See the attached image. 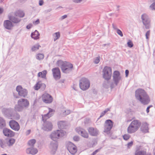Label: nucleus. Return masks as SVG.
Instances as JSON below:
<instances>
[{"label": "nucleus", "mask_w": 155, "mask_h": 155, "mask_svg": "<svg viewBox=\"0 0 155 155\" xmlns=\"http://www.w3.org/2000/svg\"><path fill=\"white\" fill-rule=\"evenodd\" d=\"M135 97L144 105L148 104L150 102L149 98L145 91L142 89H138L135 91Z\"/></svg>", "instance_id": "f257e3e1"}, {"label": "nucleus", "mask_w": 155, "mask_h": 155, "mask_svg": "<svg viewBox=\"0 0 155 155\" xmlns=\"http://www.w3.org/2000/svg\"><path fill=\"white\" fill-rule=\"evenodd\" d=\"M57 64L60 66L63 73H68L71 72L73 67V65L69 62L66 61H63L61 60H58Z\"/></svg>", "instance_id": "f03ea898"}, {"label": "nucleus", "mask_w": 155, "mask_h": 155, "mask_svg": "<svg viewBox=\"0 0 155 155\" xmlns=\"http://www.w3.org/2000/svg\"><path fill=\"white\" fill-rule=\"evenodd\" d=\"M29 104V102L27 99H21L18 100V104L15 105V111H21L24 109L27 108Z\"/></svg>", "instance_id": "7ed1b4c3"}, {"label": "nucleus", "mask_w": 155, "mask_h": 155, "mask_svg": "<svg viewBox=\"0 0 155 155\" xmlns=\"http://www.w3.org/2000/svg\"><path fill=\"white\" fill-rule=\"evenodd\" d=\"M141 123L138 120L133 121L127 128V132L129 134L134 133L140 127Z\"/></svg>", "instance_id": "20e7f679"}, {"label": "nucleus", "mask_w": 155, "mask_h": 155, "mask_svg": "<svg viewBox=\"0 0 155 155\" xmlns=\"http://www.w3.org/2000/svg\"><path fill=\"white\" fill-rule=\"evenodd\" d=\"M113 82L110 84V87L111 89L117 86L120 81L122 80V78L120 75V72L118 71H115L113 75Z\"/></svg>", "instance_id": "39448f33"}, {"label": "nucleus", "mask_w": 155, "mask_h": 155, "mask_svg": "<svg viewBox=\"0 0 155 155\" xmlns=\"http://www.w3.org/2000/svg\"><path fill=\"white\" fill-rule=\"evenodd\" d=\"M66 132L62 130H57L50 135V137L52 140L58 141V140L63 137L66 134Z\"/></svg>", "instance_id": "423d86ee"}, {"label": "nucleus", "mask_w": 155, "mask_h": 155, "mask_svg": "<svg viewBox=\"0 0 155 155\" xmlns=\"http://www.w3.org/2000/svg\"><path fill=\"white\" fill-rule=\"evenodd\" d=\"M112 74L111 68L108 66L104 67L103 70V77L105 80H110Z\"/></svg>", "instance_id": "0eeeda50"}, {"label": "nucleus", "mask_w": 155, "mask_h": 155, "mask_svg": "<svg viewBox=\"0 0 155 155\" xmlns=\"http://www.w3.org/2000/svg\"><path fill=\"white\" fill-rule=\"evenodd\" d=\"M79 86L81 89L84 91L88 89L90 86L89 80L85 78H82L80 81Z\"/></svg>", "instance_id": "6e6552de"}, {"label": "nucleus", "mask_w": 155, "mask_h": 155, "mask_svg": "<svg viewBox=\"0 0 155 155\" xmlns=\"http://www.w3.org/2000/svg\"><path fill=\"white\" fill-rule=\"evenodd\" d=\"M141 19L145 28L148 29L150 27V20L148 16L146 13L142 14L141 16Z\"/></svg>", "instance_id": "1a4fd4ad"}, {"label": "nucleus", "mask_w": 155, "mask_h": 155, "mask_svg": "<svg viewBox=\"0 0 155 155\" xmlns=\"http://www.w3.org/2000/svg\"><path fill=\"white\" fill-rule=\"evenodd\" d=\"M141 19L145 28L148 29L150 27V20L148 16L146 13L142 14L141 16Z\"/></svg>", "instance_id": "9d476101"}, {"label": "nucleus", "mask_w": 155, "mask_h": 155, "mask_svg": "<svg viewBox=\"0 0 155 155\" xmlns=\"http://www.w3.org/2000/svg\"><path fill=\"white\" fill-rule=\"evenodd\" d=\"M58 141L52 140L49 146V148L51 154H55L58 148Z\"/></svg>", "instance_id": "9b49d317"}, {"label": "nucleus", "mask_w": 155, "mask_h": 155, "mask_svg": "<svg viewBox=\"0 0 155 155\" xmlns=\"http://www.w3.org/2000/svg\"><path fill=\"white\" fill-rule=\"evenodd\" d=\"M13 110L11 108H2V112L4 115L5 117H10L13 116Z\"/></svg>", "instance_id": "f8f14e48"}, {"label": "nucleus", "mask_w": 155, "mask_h": 155, "mask_svg": "<svg viewBox=\"0 0 155 155\" xmlns=\"http://www.w3.org/2000/svg\"><path fill=\"white\" fill-rule=\"evenodd\" d=\"M16 90L18 95L24 97H25L28 94V91L25 89L23 88L21 86H18L16 87Z\"/></svg>", "instance_id": "ddd939ff"}, {"label": "nucleus", "mask_w": 155, "mask_h": 155, "mask_svg": "<svg viewBox=\"0 0 155 155\" xmlns=\"http://www.w3.org/2000/svg\"><path fill=\"white\" fill-rule=\"evenodd\" d=\"M44 122L42 127L43 130L47 131L52 130L53 125L51 122L49 121H45Z\"/></svg>", "instance_id": "4468645a"}, {"label": "nucleus", "mask_w": 155, "mask_h": 155, "mask_svg": "<svg viewBox=\"0 0 155 155\" xmlns=\"http://www.w3.org/2000/svg\"><path fill=\"white\" fill-rule=\"evenodd\" d=\"M113 126V122L111 120H108L106 121L104 127V132H109L112 128Z\"/></svg>", "instance_id": "2eb2a0df"}, {"label": "nucleus", "mask_w": 155, "mask_h": 155, "mask_svg": "<svg viewBox=\"0 0 155 155\" xmlns=\"http://www.w3.org/2000/svg\"><path fill=\"white\" fill-rule=\"evenodd\" d=\"M53 76L56 80L59 79L61 77V72L59 69L58 68H53L52 70Z\"/></svg>", "instance_id": "dca6fc26"}, {"label": "nucleus", "mask_w": 155, "mask_h": 155, "mask_svg": "<svg viewBox=\"0 0 155 155\" xmlns=\"http://www.w3.org/2000/svg\"><path fill=\"white\" fill-rule=\"evenodd\" d=\"M10 127L15 131H18L20 128V126L18 123L14 120H10L9 123Z\"/></svg>", "instance_id": "f3484780"}, {"label": "nucleus", "mask_w": 155, "mask_h": 155, "mask_svg": "<svg viewBox=\"0 0 155 155\" xmlns=\"http://www.w3.org/2000/svg\"><path fill=\"white\" fill-rule=\"evenodd\" d=\"M49 112L46 114L42 115V120L43 122L46 121V120L52 116L54 113V110L50 108H49Z\"/></svg>", "instance_id": "a211bd4d"}, {"label": "nucleus", "mask_w": 155, "mask_h": 155, "mask_svg": "<svg viewBox=\"0 0 155 155\" xmlns=\"http://www.w3.org/2000/svg\"><path fill=\"white\" fill-rule=\"evenodd\" d=\"M42 100L43 102L46 103H50L52 101L53 98L50 94L45 93L42 96Z\"/></svg>", "instance_id": "6ab92c4d"}, {"label": "nucleus", "mask_w": 155, "mask_h": 155, "mask_svg": "<svg viewBox=\"0 0 155 155\" xmlns=\"http://www.w3.org/2000/svg\"><path fill=\"white\" fill-rule=\"evenodd\" d=\"M68 149L70 153L73 155L75 154L77 151L76 146L71 142L68 143Z\"/></svg>", "instance_id": "aec40b11"}, {"label": "nucleus", "mask_w": 155, "mask_h": 155, "mask_svg": "<svg viewBox=\"0 0 155 155\" xmlns=\"http://www.w3.org/2000/svg\"><path fill=\"white\" fill-rule=\"evenodd\" d=\"M3 26L7 29L11 30L14 26V25L10 20H6L4 21Z\"/></svg>", "instance_id": "412c9836"}, {"label": "nucleus", "mask_w": 155, "mask_h": 155, "mask_svg": "<svg viewBox=\"0 0 155 155\" xmlns=\"http://www.w3.org/2000/svg\"><path fill=\"white\" fill-rule=\"evenodd\" d=\"M3 133L5 136L10 137H13L15 134L12 130L6 128L3 129Z\"/></svg>", "instance_id": "4be33fe9"}, {"label": "nucleus", "mask_w": 155, "mask_h": 155, "mask_svg": "<svg viewBox=\"0 0 155 155\" xmlns=\"http://www.w3.org/2000/svg\"><path fill=\"white\" fill-rule=\"evenodd\" d=\"M87 130L89 134L91 136H95L98 134V131L96 128L90 127L88 128Z\"/></svg>", "instance_id": "5701e85b"}, {"label": "nucleus", "mask_w": 155, "mask_h": 155, "mask_svg": "<svg viewBox=\"0 0 155 155\" xmlns=\"http://www.w3.org/2000/svg\"><path fill=\"white\" fill-rule=\"evenodd\" d=\"M76 131L82 137L85 138H88V134L85 130L78 128H76Z\"/></svg>", "instance_id": "b1692460"}, {"label": "nucleus", "mask_w": 155, "mask_h": 155, "mask_svg": "<svg viewBox=\"0 0 155 155\" xmlns=\"http://www.w3.org/2000/svg\"><path fill=\"white\" fill-rule=\"evenodd\" d=\"M26 152L28 154L35 155L37 153L38 150L36 148H34L33 147H30L26 149Z\"/></svg>", "instance_id": "393cba45"}, {"label": "nucleus", "mask_w": 155, "mask_h": 155, "mask_svg": "<svg viewBox=\"0 0 155 155\" xmlns=\"http://www.w3.org/2000/svg\"><path fill=\"white\" fill-rule=\"evenodd\" d=\"M45 85L44 83H42L41 81L38 82L35 86V90H38L41 88L42 90L45 89Z\"/></svg>", "instance_id": "a878e982"}, {"label": "nucleus", "mask_w": 155, "mask_h": 155, "mask_svg": "<svg viewBox=\"0 0 155 155\" xmlns=\"http://www.w3.org/2000/svg\"><path fill=\"white\" fill-rule=\"evenodd\" d=\"M9 19L10 21H11L12 22L14 23H18L21 20V19L17 17V16H9Z\"/></svg>", "instance_id": "bb28decb"}, {"label": "nucleus", "mask_w": 155, "mask_h": 155, "mask_svg": "<svg viewBox=\"0 0 155 155\" xmlns=\"http://www.w3.org/2000/svg\"><path fill=\"white\" fill-rule=\"evenodd\" d=\"M141 130L143 133L148 132V124L146 123L142 124L140 128Z\"/></svg>", "instance_id": "cd10ccee"}, {"label": "nucleus", "mask_w": 155, "mask_h": 155, "mask_svg": "<svg viewBox=\"0 0 155 155\" xmlns=\"http://www.w3.org/2000/svg\"><path fill=\"white\" fill-rule=\"evenodd\" d=\"M40 34L36 30L34 32L31 34V37L35 40H37L39 38Z\"/></svg>", "instance_id": "c85d7f7f"}, {"label": "nucleus", "mask_w": 155, "mask_h": 155, "mask_svg": "<svg viewBox=\"0 0 155 155\" xmlns=\"http://www.w3.org/2000/svg\"><path fill=\"white\" fill-rule=\"evenodd\" d=\"M6 126L5 120L2 117H0V129H2Z\"/></svg>", "instance_id": "c756f323"}, {"label": "nucleus", "mask_w": 155, "mask_h": 155, "mask_svg": "<svg viewBox=\"0 0 155 155\" xmlns=\"http://www.w3.org/2000/svg\"><path fill=\"white\" fill-rule=\"evenodd\" d=\"M58 125L60 129H64L65 127L66 123L64 121H60L58 122Z\"/></svg>", "instance_id": "7c9ffc66"}, {"label": "nucleus", "mask_w": 155, "mask_h": 155, "mask_svg": "<svg viewBox=\"0 0 155 155\" xmlns=\"http://www.w3.org/2000/svg\"><path fill=\"white\" fill-rule=\"evenodd\" d=\"M135 155H150V153H147L144 150L136 151Z\"/></svg>", "instance_id": "2f4dec72"}, {"label": "nucleus", "mask_w": 155, "mask_h": 155, "mask_svg": "<svg viewBox=\"0 0 155 155\" xmlns=\"http://www.w3.org/2000/svg\"><path fill=\"white\" fill-rule=\"evenodd\" d=\"M110 84L109 80H106L104 81L103 84V86L106 88H109L110 86Z\"/></svg>", "instance_id": "473e14b6"}, {"label": "nucleus", "mask_w": 155, "mask_h": 155, "mask_svg": "<svg viewBox=\"0 0 155 155\" xmlns=\"http://www.w3.org/2000/svg\"><path fill=\"white\" fill-rule=\"evenodd\" d=\"M47 73L46 70H44L42 72H39L38 74V77H41L42 78H44L46 77V75Z\"/></svg>", "instance_id": "72a5a7b5"}, {"label": "nucleus", "mask_w": 155, "mask_h": 155, "mask_svg": "<svg viewBox=\"0 0 155 155\" xmlns=\"http://www.w3.org/2000/svg\"><path fill=\"white\" fill-rule=\"evenodd\" d=\"M47 73L46 70H44L42 72H39L38 74V77H41L42 78H44L46 77V75Z\"/></svg>", "instance_id": "f704fd0d"}, {"label": "nucleus", "mask_w": 155, "mask_h": 155, "mask_svg": "<svg viewBox=\"0 0 155 155\" xmlns=\"http://www.w3.org/2000/svg\"><path fill=\"white\" fill-rule=\"evenodd\" d=\"M53 37L54 41H55L60 38V34L59 32H56L53 34Z\"/></svg>", "instance_id": "c9c22d12"}, {"label": "nucleus", "mask_w": 155, "mask_h": 155, "mask_svg": "<svg viewBox=\"0 0 155 155\" xmlns=\"http://www.w3.org/2000/svg\"><path fill=\"white\" fill-rule=\"evenodd\" d=\"M36 142V140L35 139H33L30 140L28 142V144L30 147H33L34 145Z\"/></svg>", "instance_id": "e433bc0d"}, {"label": "nucleus", "mask_w": 155, "mask_h": 155, "mask_svg": "<svg viewBox=\"0 0 155 155\" xmlns=\"http://www.w3.org/2000/svg\"><path fill=\"white\" fill-rule=\"evenodd\" d=\"M15 142V139L12 138H11L9 140L7 143V144L9 146H12L14 143Z\"/></svg>", "instance_id": "4c0bfd02"}, {"label": "nucleus", "mask_w": 155, "mask_h": 155, "mask_svg": "<svg viewBox=\"0 0 155 155\" xmlns=\"http://www.w3.org/2000/svg\"><path fill=\"white\" fill-rule=\"evenodd\" d=\"M41 47V46L39 45L38 44H36L34 45L31 48V50L32 51H35L38 50L40 47Z\"/></svg>", "instance_id": "58836bf2"}, {"label": "nucleus", "mask_w": 155, "mask_h": 155, "mask_svg": "<svg viewBox=\"0 0 155 155\" xmlns=\"http://www.w3.org/2000/svg\"><path fill=\"white\" fill-rule=\"evenodd\" d=\"M44 55L42 54H38L36 56V58L38 60L43 59L44 58Z\"/></svg>", "instance_id": "ea45409f"}, {"label": "nucleus", "mask_w": 155, "mask_h": 155, "mask_svg": "<svg viewBox=\"0 0 155 155\" xmlns=\"http://www.w3.org/2000/svg\"><path fill=\"white\" fill-rule=\"evenodd\" d=\"M130 137V136L128 134H126L123 136V138L124 140H127Z\"/></svg>", "instance_id": "a19ab883"}, {"label": "nucleus", "mask_w": 155, "mask_h": 155, "mask_svg": "<svg viewBox=\"0 0 155 155\" xmlns=\"http://www.w3.org/2000/svg\"><path fill=\"white\" fill-rule=\"evenodd\" d=\"M149 8L151 10H155V2H153L150 5Z\"/></svg>", "instance_id": "79ce46f5"}, {"label": "nucleus", "mask_w": 155, "mask_h": 155, "mask_svg": "<svg viewBox=\"0 0 155 155\" xmlns=\"http://www.w3.org/2000/svg\"><path fill=\"white\" fill-rule=\"evenodd\" d=\"M128 46L130 48H131L133 46V44L132 43L131 41L130 40H129L127 43Z\"/></svg>", "instance_id": "37998d69"}, {"label": "nucleus", "mask_w": 155, "mask_h": 155, "mask_svg": "<svg viewBox=\"0 0 155 155\" xmlns=\"http://www.w3.org/2000/svg\"><path fill=\"white\" fill-rule=\"evenodd\" d=\"M18 15L20 17H23L24 16L25 14L23 11H19L18 12Z\"/></svg>", "instance_id": "c03bdc74"}, {"label": "nucleus", "mask_w": 155, "mask_h": 155, "mask_svg": "<svg viewBox=\"0 0 155 155\" xmlns=\"http://www.w3.org/2000/svg\"><path fill=\"white\" fill-rule=\"evenodd\" d=\"M133 141H131L129 142L127 144V146L128 148H130L133 145Z\"/></svg>", "instance_id": "a18cd8bd"}, {"label": "nucleus", "mask_w": 155, "mask_h": 155, "mask_svg": "<svg viewBox=\"0 0 155 155\" xmlns=\"http://www.w3.org/2000/svg\"><path fill=\"white\" fill-rule=\"evenodd\" d=\"M117 32L118 35H120V36H123V34L122 32L119 29H118L117 30Z\"/></svg>", "instance_id": "49530a36"}, {"label": "nucleus", "mask_w": 155, "mask_h": 155, "mask_svg": "<svg viewBox=\"0 0 155 155\" xmlns=\"http://www.w3.org/2000/svg\"><path fill=\"white\" fill-rule=\"evenodd\" d=\"M150 30L147 31L146 34V37L147 39H148L149 38V37L150 36Z\"/></svg>", "instance_id": "de8ad7c7"}, {"label": "nucleus", "mask_w": 155, "mask_h": 155, "mask_svg": "<svg viewBox=\"0 0 155 155\" xmlns=\"http://www.w3.org/2000/svg\"><path fill=\"white\" fill-rule=\"evenodd\" d=\"M100 149H98L96 150L91 154V155H95L100 150Z\"/></svg>", "instance_id": "09e8293b"}, {"label": "nucleus", "mask_w": 155, "mask_h": 155, "mask_svg": "<svg viewBox=\"0 0 155 155\" xmlns=\"http://www.w3.org/2000/svg\"><path fill=\"white\" fill-rule=\"evenodd\" d=\"M73 139L74 141H77L79 140V138L78 136H75L73 137Z\"/></svg>", "instance_id": "8fccbe9b"}, {"label": "nucleus", "mask_w": 155, "mask_h": 155, "mask_svg": "<svg viewBox=\"0 0 155 155\" xmlns=\"http://www.w3.org/2000/svg\"><path fill=\"white\" fill-rule=\"evenodd\" d=\"M112 26L114 30H116L117 31V30L118 29L117 27V26L116 25L114 24H112Z\"/></svg>", "instance_id": "3c124183"}, {"label": "nucleus", "mask_w": 155, "mask_h": 155, "mask_svg": "<svg viewBox=\"0 0 155 155\" xmlns=\"http://www.w3.org/2000/svg\"><path fill=\"white\" fill-rule=\"evenodd\" d=\"M39 23L40 21L38 19L37 20L33 22V24L35 25H37L39 24Z\"/></svg>", "instance_id": "603ef678"}, {"label": "nucleus", "mask_w": 155, "mask_h": 155, "mask_svg": "<svg viewBox=\"0 0 155 155\" xmlns=\"http://www.w3.org/2000/svg\"><path fill=\"white\" fill-rule=\"evenodd\" d=\"M100 61V59L99 58H96L95 59V61H94V63L95 64H97Z\"/></svg>", "instance_id": "864d4df0"}, {"label": "nucleus", "mask_w": 155, "mask_h": 155, "mask_svg": "<svg viewBox=\"0 0 155 155\" xmlns=\"http://www.w3.org/2000/svg\"><path fill=\"white\" fill-rule=\"evenodd\" d=\"M70 110H66L65 111L64 113H65L64 114L66 115H67L69 114L70 113Z\"/></svg>", "instance_id": "5fc2aeb1"}, {"label": "nucleus", "mask_w": 155, "mask_h": 155, "mask_svg": "<svg viewBox=\"0 0 155 155\" xmlns=\"http://www.w3.org/2000/svg\"><path fill=\"white\" fill-rule=\"evenodd\" d=\"M153 107L152 105H150L149 106H148L147 107V109H146V111L147 113H149V109H150V107Z\"/></svg>", "instance_id": "6e6d98bb"}, {"label": "nucleus", "mask_w": 155, "mask_h": 155, "mask_svg": "<svg viewBox=\"0 0 155 155\" xmlns=\"http://www.w3.org/2000/svg\"><path fill=\"white\" fill-rule=\"evenodd\" d=\"M67 17V15H64L62 16L60 18V19L61 20H62L65 18H66Z\"/></svg>", "instance_id": "4d7b16f0"}, {"label": "nucleus", "mask_w": 155, "mask_h": 155, "mask_svg": "<svg viewBox=\"0 0 155 155\" xmlns=\"http://www.w3.org/2000/svg\"><path fill=\"white\" fill-rule=\"evenodd\" d=\"M44 3V2L43 0H40L39 1V4L40 6L43 5Z\"/></svg>", "instance_id": "13d9d810"}, {"label": "nucleus", "mask_w": 155, "mask_h": 155, "mask_svg": "<svg viewBox=\"0 0 155 155\" xmlns=\"http://www.w3.org/2000/svg\"><path fill=\"white\" fill-rule=\"evenodd\" d=\"M73 1L75 3H79L82 1V0H73Z\"/></svg>", "instance_id": "bf43d9fd"}, {"label": "nucleus", "mask_w": 155, "mask_h": 155, "mask_svg": "<svg viewBox=\"0 0 155 155\" xmlns=\"http://www.w3.org/2000/svg\"><path fill=\"white\" fill-rule=\"evenodd\" d=\"M32 26V25L31 24H30L28 25H27L26 26V28L27 29H30Z\"/></svg>", "instance_id": "052dcab7"}, {"label": "nucleus", "mask_w": 155, "mask_h": 155, "mask_svg": "<svg viewBox=\"0 0 155 155\" xmlns=\"http://www.w3.org/2000/svg\"><path fill=\"white\" fill-rule=\"evenodd\" d=\"M125 74H126V77H127L128 76V74H129V71L128 70H126L125 71Z\"/></svg>", "instance_id": "680f3d73"}, {"label": "nucleus", "mask_w": 155, "mask_h": 155, "mask_svg": "<svg viewBox=\"0 0 155 155\" xmlns=\"http://www.w3.org/2000/svg\"><path fill=\"white\" fill-rule=\"evenodd\" d=\"M90 120L89 119H85V121H84V123L85 124L88 123L89 122Z\"/></svg>", "instance_id": "e2e57ef3"}, {"label": "nucleus", "mask_w": 155, "mask_h": 155, "mask_svg": "<svg viewBox=\"0 0 155 155\" xmlns=\"http://www.w3.org/2000/svg\"><path fill=\"white\" fill-rule=\"evenodd\" d=\"M110 110V109L109 108H107L103 112L105 114L107 112Z\"/></svg>", "instance_id": "0e129e2a"}, {"label": "nucleus", "mask_w": 155, "mask_h": 155, "mask_svg": "<svg viewBox=\"0 0 155 155\" xmlns=\"http://www.w3.org/2000/svg\"><path fill=\"white\" fill-rule=\"evenodd\" d=\"M3 12V9L0 8V14H2Z\"/></svg>", "instance_id": "69168bd1"}, {"label": "nucleus", "mask_w": 155, "mask_h": 155, "mask_svg": "<svg viewBox=\"0 0 155 155\" xmlns=\"http://www.w3.org/2000/svg\"><path fill=\"white\" fill-rule=\"evenodd\" d=\"M105 114L104 113V112H102L101 113V115L100 117H103L104 114Z\"/></svg>", "instance_id": "338daca9"}, {"label": "nucleus", "mask_w": 155, "mask_h": 155, "mask_svg": "<svg viewBox=\"0 0 155 155\" xmlns=\"http://www.w3.org/2000/svg\"><path fill=\"white\" fill-rule=\"evenodd\" d=\"M64 81L65 80L64 79L61 80L59 81V82L60 83H64Z\"/></svg>", "instance_id": "774afa93"}]
</instances>
